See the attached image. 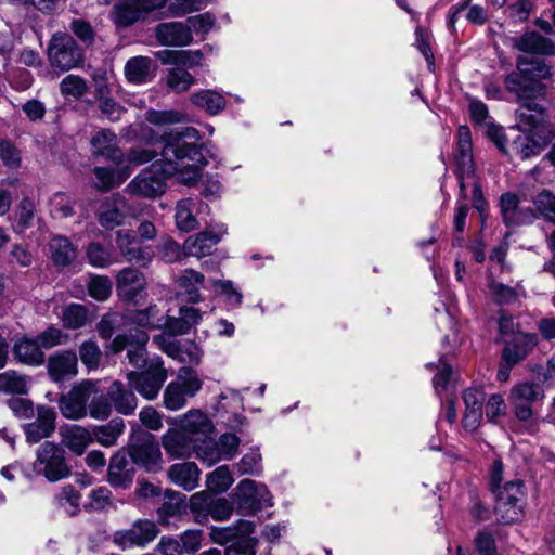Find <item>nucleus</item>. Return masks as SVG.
Instances as JSON below:
<instances>
[{
    "label": "nucleus",
    "instance_id": "1",
    "mask_svg": "<svg viewBox=\"0 0 555 555\" xmlns=\"http://www.w3.org/2000/svg\"><path fill=\"white\" fill-rule=\"evenodd\" d=\"M199 132L193 127L175 129L162 135V159L154 162L127 185L132 195L157 197L165 192V180L177 177L185 184L197 181L205 165Z\"/></svg>",
    "mask_w": 555,
    "mask_h": 555
},
{
    "label": "nucleus",
    "instance_id": "2",
    "mask_svg": "<svg viewBox=\"0 0 555 555\" xmlns=\"http://www.w3.org/2000/svg\"><path fill=\"white\" fill-rule=\"evenodd\" d=\"M551 76V68L542 60L518 56L516 70L508 74L504 82L506 89L524 103L543 96L545 87L541 80Z\"/></svg>",
    "mask_w": 555,
    "mask_h": 555
},
{
    "label": "nucleus",
    "instance_id": "3",
    "mask_svg": "<svg viewBox=\"0 0 555 555\" xmlns=\"http://www.w3.org/2000/svg\"><path fill=\"white\" fill-rule=\"evenodd\" d=\"M455 175L460 185V198L467 199L466 180H472L473 185V205L482 212L487 203L483 198L482 190L475 178V165L472 153V133L467 126H461L457 130V150L455 154Z\"/></svg>",
    "mask_w": 555,
    "mask_h": 555
},
{
    "label": "nucleus",
    "instance_id": "4",
    "mask_svg": "<svg viewBox=\"0 0 555 555\" xmlns=\"http://www.w3.org/2000/svg\"><path fill=\"white\" fill-rule=\"evenodd\" d=\"M33 469L36 475L43 476L50 482L62 480L70 474L64 449L51 441L43 442L36 450Z\"/></svg>",
    "mask_w": 555,
    "mask_h": 555
},
{
    "label": "nucleus",
    "instance_id": "5",
    "mask_svg": "<svg viewBox=\"0 0 555 555\" xmlns=\"http://www.w3.org/2000/svg\"><path fill=\"white\" fill-rule=\"evenodd\" d=\"M202 388L198 374L189 366L179 369L177 378L170 382L164 390L163 400L166 409L178 411L189 398L194 397Z\"/></svg>",
    "mask_w": 555,
    "mask_h": 555
},
{
    "label": "nucleus",
    "instance_id": "6",
    "mask_svg": "<svg viewBox=\"0 0 555 555\" xmlns=\"http://www.w3.org/2000/svg\"><path fill=\"white\" fill-rule=\"evenodd\" d=\"M167 370L159 356L151 358L149 367L138 371H131L127 374L129 386L138 391L144 399L154 400L164 383L167 379Z\"/></svg>",
    "mask_w": 555,
    "mask_h": 555
},
{
    "label": "nucleus",
    "instance_id": "7",
    "mask_svg": "<svg viewBox=\"0 0 555 555\" xmlns=\"http://www.w3.org/2000/svg\"><path fill=\"white\" fill-rule=\"evenodd\" d=\"M524 499L525 488L520 479L506 482L496 494L495 514L499 521L511 525L520 520L524 516Z\"/></svg>",
    "mask_w": 555,
    "mask_h": 555
},
{
    "label": "nucleus",
    "instance_id": "8",
    "mask_svg": "<svg viewBox=\"0 0 555 555\" xmlns=\"http://www.w3.org/2000/svg\"><path fill=\"white\" fill-rule=\"evenodd\" d=\"M48 57L52 67L61 72L69 70L82 62V53L75 40L67 34H55L48 48Z\"/></svg>",
    "mask_w": 555,
    "mask_h": 555
},
{
    "label": "nucleus",
    "instance_id": "9",
    "mask_svg": "<svg viewBox=\"0 0 555 555\" xmlns=\"http://www.w3.org/2000/svg\"><path fill=\"white\" fill-rule=\"evenodd\" d=\"M190 511L198 521L207 520L210 516L216 521L228 520L233 513L232 503L225 498H216L206 491H199L190 496Z\"/></svg>",
    "mask_w": 555,
    "mask_h": 555
},
{
    "label": "nucleus",
    "instance_id": "10",
    "mask_svg": "<svg viewBox=\"0 0 555 555\" xmlns=\"http://www.w3.org/2000/svg\"><path fill=\"white\" fill-rule=\"evenodd\" d=\"M149 334L144 330H137L134 333L117 335L112 341V351L118 353L127 349V358L129 363L139 369L149 367L151 358L146 353V344Z\"/></svg>",
    "mask_w": 555,
    "mask_h": 555
},
{
    "label": "nucleus",
    "instance_id": "11",
    "mask_svg": "<svg viewBox=\"0 0 555 555\" xmlns=\"http://www.w3.org/2000/svg\"><path fill=\"white\" fill-rule=\"evenodd\" d=\"M98 393L96 384L82 380L60 398L59 406L62 415L70 420H80L88 414V401Z\"/></svg>",
    "mask_w": 555,
    "mask_h": 555
},
{
    "label": "nucleus",
    "instance_id": "12",
    "mask_svg": "<svg viewBox=\"0 0 555 555\" xmlns=\"http://www.w3.org/2000/svg\"><path fill=\"white\" fill-rule=\"evenodd\" d=\"M235 491L237 509L243 515H251L272 505L268 488L253 479L241 480Z\"/></svg>",
    "mask_w": 555,
    "mask_h": 555
},
{
    "label": "nucleus",
    "instance_id": "13",
    "mask_svg": "<svg viewBox=\"0 0 555 555\" xmlns=\"http://www.w3.org/2000/svg\"><path fill=\"white\" fill-rule=\"evenodd\" d=\"M164 8V0H119L114 4L112 17L118 27H129Z\"/></svg>",
    "mask_w": 555,
    "mask_h": 555
},
{
    "label": "nucleus",
    "instance_id": "14",
    "mask_svg": "<svg viewBox=\"0 0 555 555\" xmlns=\"http://www.w3.org/2000/svg\"><path fill=\"white\" fill-rule=\"evenodd\" d=\"M515 115L520 132L555 134V125L547 121L546 109L535 101L521 103Z\"/></svg>",
    "mask_w": 555,
    "mask_h": 555
},
{
    "label": "nucleus",
    "instance_id": "15",
    "mask_svg": "<svg viewBox=\"0 0 555 555\" xmlns=\"http://www.w3.org/2000/svg\"><path fill=\"white\" fill-rule=\"evenodd\" d=\"M159 533L155 522L147 519L134 521L130 528L120 529L114 532L113 542L121 550L131 547H145Z\"/></svg>",
    "mask_w": 555,
    "mask_h": 555
},
{
    "label": "nucleus",
    "instance_id": "16",
    "mask_svg": "<svg viewBox=\"0 0 555 555\" xmlns=\"http://www.w3.org/2000/svg\"><path fill=\"white\" fill-rule=\"evenodd\" d=\"M543 398L542 385L534 382L518 383L513 386L509 393V402L520 421H528L532 416V405Z\"/></svg>",
    "mask_w": 555,
    "mask_h": 555
},
{
    "label": "nucleus",
    "instance_id": "17",
    "mask_svg": "<svg viewBox=\"0 0 555 555\" xmlns=\"http://www.w3.org/2000/svg\"><path fill=\"white\" fill-rule=\"evenodd\" d=\"M115 243L119 254L128 262H137L146 267L154 257L153 248L144 245L132 230H118Z\"/></svg>",
    "mask_w": 555,
    "mask_h": 555
},
{
    "label": "nucleus",
    "instance_id": "18",
    "mask_svg": "<svg viewBox=\"0 0 555 555\" xmlns=\"http://www.w3.org/2000/svg\"><path fill=\"white\" fill-rule=\"evenodd\" d=\"M135 465L144 467L147 472H157L162 468V452L154 436L145 434L126 449Z\"/></svg>",
    "mask_w": 555,
    "mask_h": 555
},
{
    "label": "nucleus",
    "instance_id": "19",
    "mask_svg": "<svg viewBox=\"0 0 555 555\" xmlns=\"http://www.w3.org/2000/svg\"><path fill=\"white\" fill-rule=\"evenodd\" d=\"M134 465L126 449L118 450L109 460L108 483L115 489L130 488L135 474Z\"/></svg>",
    "mask_w": 555,
    "mask_h": 555
},
{
    "label": "nucleus",
    "instance_id": "20",
    "mask_svg": "<svg viewBox=\"0 0 555 555\" xmlns=\"http://www.w3.org/2000/svg\"><path fill=\"white\" fill-rule=\"evenodd\" d=\"M519 204V196L515 193L505 192L500 196V211L505 225L517 227L529 224L538 218V215H535L532 208H521Z\"/></svg>",
    "mask_w": 555,
    "mask_h": 555
},
{
    "label": "nucleus",
    "instance_id": "21",
    "mask_svg": "<svg viewBox=\"0 0 555 555\" xmlns=\"http://www.w3.org/2000/svg\"><path fill=\"white\" fill-rule=\"evenodd\" d=\"M225 232V227L219 225L217 230H205L195 235L189 236L183 243V251L185 256L203 258L210 255Z\"/></svg>",
    "mask_w": 555,
    "mask_h": 555
},
{
    "label": "nucleus",
    "instance_id": "22",
    "mask_svg": "<svg viewBox=\"0 0 555 555\" xmlns=\"http://www.w3.org/2000/svg\"><path fill=\"white\" fill-rule=\"evenodd\" d=\"M56 412L53 408L39 405L37 408V418L23 426L24 434L28 443H37L48 438L55 430Z\"/></svg>",
    "mask_w": 555,
    "mask_h": 555
},
{
    "label": "nucleus",
    "instance_id": "23",
    "mask_svg": "<svg viewBox=\"0 0 555 555\" xmlns=\"http://www.w3.org/2000/svg\"><path fill=\"white\" fill-rule=\"evenodd\" d=\"M47 370L50 378L62 383L75 377L78 373V359L74 351L63 350L48 358Z\"/></svg>",
    "mask_w": 555,
    "mask_h": 555
},
{
    "label": "nucleus",
    "instance_id": "24",
    "mask_svg": "<svg viewBox=\"0 0 555 555\" xmlns=\"http://www.w3.org/2000/svg\"><path fill=\"white\" fill-rule=\"evenodd\" d=\"M155 36L160 44L171 47H184L193 40L186 22L160 23L155 29Z\"/></svg>",
    "mask_w": 555,
    "mask_h": 555
},
{
    "label": "nucleus",
    "instance_id": "25",
    "mask_svg": "<svg viewBox=\"0 0 555 555\" xmlns=\"http://www.w3.org/2000/svg\"><path fill=\"white\" fill-rule=\"evenodd\" d=\"M505 343V347L502 350V358L517 364L532 351L538 344V336L535 334L517 332L512 339Z\"/></svg>",
    "mask_w": 555,
    "mask_h": 555
},
{
    "label": "nucleus",
    "instance_id": "26",
    "mask_svg": "<svg viewBox=\"0 0 555 555\" xmlns=\"http://www.w3.org/2000/svg\"><path fill=\"white\" fill-rule=\"evenodd\" d=\"M116 286L119 296L128 301H134L145 288L144 274L134 268H125L116 276Z\"/></svg>",
    "mask_w": 555,
    "mask_h": 555
},
{
    "label": "nucleus",
    "instance_id": "27",
    "mask_svg": "<svg viewBox=\"0 0 555 555\" xmlns=\"http://www.w3.org/2000/svg\"><path fill=\"white\" fill-rule=\"evenodd\" d=\"M91 149L94 155L103 156L117 165L124 160V154L118 147V139L111 130L96 132L91 139Z\"/></svg>",
    "mask_w": 555,
    "mask_h": 555
},
{
    "label": "nucleus",
    "instance_id": "28",
    "mask_svg": "<svg viewBox=\"0 0 555 555\" xmlns=\"http://www.w3.org/2000/svg\"><path fill=\"white\" fill-rule=\"evenodd\" d=\"M522 133L514 141V149L521 159H528L541 154L555 138V134L550 133Z\"/></svg>",
    "mask_w": 555,
    "mask_h": 555
},
{
    "label": "nucleus",
    "instance_id": "29",
    "mask_svg": "<svg viewBox=\"0 0 555 555\" xmlns=\"http://www.w3.org/2000/svg\"><path fill=\"white\" fill-rule=\"evenodd\" d=\"M126 199L120 194H113L102 204L99 211V222L105 229H114L124 223L126 218Z\"/></svg>",
    "mask_w": 555,
    "mask_h": 555
},
{
    "label": "nucleus",
    "instance_id": "30",
    "mask_svg": "<svg viewBox=\"0 0 555 555\" xmlns=\"http://www.w3.org/2000/svg\"><path fill=\"white\" fill-rule=\"evenodd\" d=\"M513 48L529 54L554 55L555 44L551 39L535 31L526 33L512 39Z\"/></svg>",
    "mask_w": 555,
    "mask_h": 555
},
{
    "label": "nucleus",
    "instance_id": "31",
    "mask_svg": "<svg viewBox=\"0 0 555 555\" xmlns=\"http://www.w3.org/2000/svg\"><path fill=\"white\" fill-rule=\"evenodd\" d=\"M107 396L114 410L119 414L131 415L138 406V399L134 392L120 380H115L109 385Z\"/></svg>",
    "mask_w": 555,
    "mask_h": 555
},
{
    "label": "nucleus",
    "instance_id": "32",
    "mask_svg": "<svg viewBox=\"0 0 555 555\" xmlns=\"http://www.w3.org/2000/svg\"><path fill=\"white\" fill-rule=\"evenodd\" d=\"M205 281L204 275L193 269L184 270L177 279V295L180 301L198 302L202 297L199 287Z\"/></svg>",
    "mask_w": 555,
    "mask_h": 555
},
{
    "label": "nucleus",
    "instance_id": "33",
    "mask_svg": "<svg viewBox=\"0 0 555 555\" xmlns=\"http://www.w3.org/2000/svg\"><path fill=\"white\" fill-rule=\"evenodd\" d=\"M62 443L77 455L85 453L88 446L93 441L90 430L80 425H67L60 429Z\"/></svg>",
    "mask_w": 555,
    "mask_h": 555
},
{
    "label": "nucleus",
    "instance_id": "34",
    "mask_svg": "<svg viewBox=\"0 0 555 555\" xmlns=\"http://www.w3.org/2000/svg\"><path fill=\"white\" fill-rule=\"evenodd\" d=\"M201 470L194 462L173 464L168 469L169 479L183 490L191 491L198 486Z\"/></svg>",
    "mask_w": 555,
    "mask_h": 555
},
{
    "label": "nucleus",
    "instance_id": "35",
    "mask_svg": "<svg viewBox=\"0 0 555 555\" xmlns=\"http://www.w3.org/2000/svg\"><path fill=\"white\" fill-rule=\"evenodd\" d=\"M202 320V313L198 309L189 306H182L179 309V317H166V328L175 336L189 333Z\"/></svg>",
    "mask_w": 555,
    "mask_h": 555
},
{
    "label": "nucleus",
    "instance_id": "36",
    "mask_svg": "<svg viewBox=\"0 0 555 555\" xmlns=\"http://www.w3.org/2000/svg\"><path fill=\"white\" fill-rule=\"evenodd\" d=\"M155 65L147 56H134L127 61L125 75L131 83L140 85L154 77Z\"/></svg>",
    "mask_w": 555,
    "mask_h": 555
},
{
    "label": "nucleus",
    "instance_id": "37",
    "mask_svg": "<svg viewBox=\"0 0 555 555\" xmlns=\"http://www.w3.org/2000/svg\"><path fill=\"white\" fill-rule=\"evenodd\" d=\"M14 354L23 363L40 366L44 362V353L37 339L23 337L14 345Z\"/></svg>",
    "mask_w": 555,
    "mask_h": 555
},
{
    "label": "nucleus",
    "instance_id": "38",
    "mask_svg": "<svg viewBox=\"0 0 555 555\" xmlns=\"http://www.w3.org/2000/svg\"><path fill=\"white\" fill-rule=\"evenodd\" d=\"M49 250L53 263L57 267L70 264L77 256V250L72 242L62 235H55L51 238Z\"/></svg>",
    "mask_w": 555,
    "mask_h": 555
},
{
    "label": "nucleus",
    "instance_id": "39",
    "mask_svg": "<svg viewBox=\"0 0 555 555\" xmlns=\"http://www.w3.org/2000/svg\"><path fill=\"white\" fill-rule=\"evenodd\" d=\"M190 101L194 106L204 109L209 115L221 113L227 105V100L220 92L208 89L191 94Z\"/></svg>",
    "mask_w": 555,
    "mask_h": 555
},
{
    "label": "nucleus",
    "instance_id": "40",
    "mask_svg": "<svg viewBox=\"0 0 555 555\" xmlns=\"http://www.w3.org/2000/svg\"><path fill=\"white\" fill-rule=\"evenodd\" d=\"M125 421L121 417H114L105 425L94 426L92 430L93 440L103 447H113L125 431Z\"/></svg>",
    "mask_w": 555,
    "mask_h": 555
},
{
    "label": "nucleus",
    "instance_id": "41",
    "mask_svg": "<svg viewBox=\"0 0 555 555\" xmlns=\"http://www.w3.org/2000/svg\"><path fill=\"white\" fill-rule=\"evenodd\" d=\"M165 451L173 459H181L190 453L186 434L177 429L168 430L162 438Z\"/></svg>",
    "mask_w": 555,
    "mask_h": 555
},
{
    "label": "nucleus",
    "instance_id": "42",
    "mask_svg": "<svg viewBox=\"0 0 555 555\" xmlns=\"http://www.w3.org/2000/svg\"><path fill=\"white\" fill-rule=\"evenodd\" d=\"M195 203L191 198H183L176 205V225L180 231L191 232L199 228L194 215Z\"/></svg>",
    "mask_w": 555,
    "mask_h": 555
},
{
    "label": "nucleus",
    "instance_id": "43",
    "mask_svg": "<svg viewBox=\"0 0 555 555\" xmlns=\"http://www.w3.org/2000/svg\"><path fill=\"white\" fill-rule=\"evenodd\" d=\"M234 482L229 466L221 465L214 472L209 473L206 477V486L209 491L214 493L225 492Z\"/></svg>",
    "mask_w": 555,
    "mask_h": 555
},
{
    "label": "nucleus",
    "instance_id": "44",
    "mask_svg": "<svg viewBox=\"0 0 555 555\" xmlns=\"http://www.w3.org/2000/svg\"><path fill=\"white\" fill-rule=\"evenodd\" d=\"M159 311L156 306H150L144 310L135 311L131 315V322L141 328L152 330L166 327V317H158Z\"/></svg>",
    "mask_w": 555,
    "mask_h": 555
},
{
    "label": "nucleus",
    "instance_id": "45",
    "mask_svg": "<svg viewBox=\"0 0 555 555\" xmlns=\"http://www.w3.org/2000/svg\"><path fill=\"white\" fill-rule=\"evenodd\" d=\"M535 215L548 222L555 223V194L548 190H542L532 199Z\"/></svg>",
    "mask_w": 555,
    "mask_h": 555
},
{
    "label": "nucleus",
    "instance_id": "46",
    "mask_svg": "<svg viewBox=\"0 0 555 555\" xmlns=\"http://www.w3.org/2000/svg\"><path fill=\"white\" fill-rule=\"evenodd\" d=\"M489 292L493 300L499 305H511L518 300L522 289L519 286L511 287L503 283L491 281Z\"/></svg>",
    "mask_w": 555,
    "mask_h": 555
},
{
    "label": "nucleus",
    "instance_id": "47",
    "mask_svg": "<svg viewBox=\"0 0 555 555\" xmlns=\"http://www.w3.org/2000/svg\"><path fill=\"white\" fill-rule=\"evenodd\" d=\"M27 391L28 383L25 376L14 371L0 373V392L26 395Z\"/></svg>",
    "mask_w": 555,
    "mask_h": 555
},
{
    "label": "nucleus",
    "instance_id": "48",
    "mask_svg": "<svg viewBox=\"0 0 555 555\" xmlns=\"http://www.w3.org/2000/svg\"><path fill=\"white\" fill-rule=\"evenodd\" d=\"M87 259L92 267L106 268L117 262L112 251L100 243H90L86 250Z\"/></svg>",
    "mask_w": 555,
    "mask_h": 555
},
{
    "label": "nucleus",
    "instance_id": "49",
    "mask_svg": "<svg viewBox=\"0 0 555 555\" xmlns=\"http://www.w3.org/2000/svg\"><path fill=\"white\" fill-rule=\"evenodd\" d=\"M88 320V310L79 304H70L63 310V325L69 330H78L86 325Z\"/></svg>",
    "mask_w": 555,
    "mask_h": 555
},
{
    "label": "nucleus",
    "instance_id": "50",
    "mask_svg": "<svg viewBox=\"0 0 555 555\" xmlns=\"http://www.w3.org/2000/svg\"><path fill=\"white\" fill-rule=\"evenodd\" d=\"M88 405V414L99 421L107 420L113 412V404L107 393L92 395Z\"/></svg>",
    "mask_w": 555,
    "mask_h": 555
},
{
    "label": "nucleus",
    "instance_id": "51",
    "mask_svg": "<svg viewBox=\"0 0 555 555\" xmlns=\"http://www.w3.org/2000/svg\"><path fill=\"white\" fill-rule=\"evenodd\" d=\"M87 81L77 75L65 76L60 83V91L64 96L79 99L88 92Z\"/></svg>",
    "mask_w": 555,
    "mask_h": 555
},
{
    "label": "nucleus",
    "instance_id": "52",
    "mask_svg": "<svg viewBox=\"0 0 555 555\" xmlns=\"http://www.w3.org/2000/svg\"><path fill=\"white\" fill-rule=\"evenodd\" d=\"M182 426L184 430L192 434H206L211 429L210 421L201 411H189L183 417Z\"/></svg>",
    "mask_w": 555,
    "mask_h": 555
},
{
    "label": "nucleus",
    "instance_id": "53",
    "mask_svg": "<svg viewBox=\"0 0 555 555\" xmlns=\"http://www.w3.org/2000/svg\"><path fill=\"white\" fill-rule=\"evenodd\" d=\"M184 498L185 496L179 492H176L173 490H166L165 501L162 504V506L157 509L159 519L162 521H165L168 517L179 514Z\"/></svg>",
    "mask_w": 555,
    "mask_h": 555
},
{
    "label": "nucleus",
    "instance_id": "54",
    "mask_svg": "<svg viewBox=\"0 0 555 555\" xmlns=\"http://www.w3.org/2000/svg\"><path fill=\"white\" fill-rule=\"evenodd\" d=\"M80 493L70 485L62 488L56 495L57 503L69 516H75L80 506Z\"/></svg>",
    "mask_w": 555,
    "mask_h": 555
},
{
    "label": "nucleus",
    "instance_id": "55",
    "mask_svg": "<svg viewBox=\"0 0 555 555\" xmlns=\"http://www.w3.org/2000/svg\"><path fill=\"white\" fill-rule=\"evenodd\" d=\"M79 358L88 370H96L100 365L102 352L93 340L83 341L78 349Z\"/></svg>",
    "mask_w": 555,
    "mask_h": 555
},
{
    "label": "nucleus",
    "instance_id": "56",
    "mask_svg": "<svg viewBox=\"0 0 555 555\" xmlns=\"http://www.w3.org/2000/svg\"><path fill=\"white\" fill-rule=\"evenodd\" d=\"M112 281L105 275H93L88 282V293L98 301L108 299L112 294Z\"/></svg>",
    "mask_w": 555,
    "mask_h": 555
},
{
    "label": "nucleus",
    "instance_id": "57",
    "mask_svg": "<svg viewBox=\"0 0 555 555\" xmlns=\"http://www.w3.org/2000/svg\"><path fill=\"white\" fill-rule=\"evenodd\" d=\"M194 81V77L180 67L170 69L167 75V86L178 93L188 91Z\"/></svg>",
    "mask_w": 555,
    "mask_h": 555
},
{
    "label": "nucleus",
    "instance_id": "58",
    "mask_svg": "<svg viewBox=\"0 0 555 555\" xmlns=\"http://www.w3.org/2000/svg\"><path fill=\"white\" fill-rule=\"evenodd\" d=\"M261 454L258 449H251L246 453L236 464L237 470L241 475L259 476L262 472Z\"/></svg>",
    "mask_w": 555,
    "mask_h": 555
},
{
    "label": "nucleus",
    "instance_id": "59",
    "mask_svg": "<svg viewBox=\"0 0 555 555\" xmlns=\"http://www.w3.org/2000/svg\"><path fill=\"white\" fill-rule=\"evenodd\" d=\"M112 505V492L106 487H98L89 493V502L85 505L89 511H104Z\"/></svg>",
    "mask_w": 555,
    "mask_h": 555
},
{
    "label": "nucleus",
    "instance_id": "60",
    "mask_svg": "<svg viewBox=\"0 0 555 555\" xmlns=\"http://www.w3.org/2000/svg\"><path fill=\"white\" fill-rule=\"evenodd\" d=\"M36 339L41 349H51L53 347L65 344L67 340V335L56 326H49L43 332L39 333Z\"/></svg>",
    "mask_w": 555,
    "mask_h": 555
},
{
    "label": "nucleus",
    "instance_id": "61",
    "mask_svg": "<svg viewBox=\"0 0 555 555\" xmlns=\"http://www.w3.org/2000/svg\"><path fill=\"white\" fill-rule=\"evenodd\" d=\"M145 119L153 125L164 126L179 124L183 120V114L169 109V111H155L150 109L145 113Z\"/></svg>",
    "mask_w": 555,
    "mask_h": 555
},
{
    "label": "nucleus",
    "instance_id": "62",
    "mask_svg": "<svg viewBox=\"0 0 555 555\" xmlns=\"http://www.w3.org/2000/svg\"><path fill=\"white\" fill-rule=\"evenodd\" d=\"M214 286L217 292L225 297V301L230 306L237 307L242 302L243 295L242 293L234 286L233 282L230 280H220L215 281Z\"/></svg>",
    "mask_w": 555,
    "mask_h": 555
},
{
    "label": "nucleus",
    "instance_id": "63",
    "mask_svg": "<svg viewBox=\"0 0 555 555\" xmlns=\"http://www.w3.org/2000/svg\"><path fill=\"white\" fill-rule=\"evenodd\" d=\"M437 370L438 372L433 378V386L435 391L440 393V391L447 389L448 385L451 383L453 372L444 358H440Z\"/></svg>",
    "mask_w": 555,
    "mask_h": 555
},
{
    "label": "nucleus",
    "instance_id": "64",
    "mask_svg": "<svg viewBox=\"0 0 555 555\" xmlns=\"http://www.w3.org/2000/svg\"><path fill=\"white\" fill-rule=\"evenodd\" d=\"M201 9L202 2L199 0H172L168 5V15L181 17Z\"/></svg>",
    "mask_w": 555,
    "mask_h": 555
}]
</instances>
